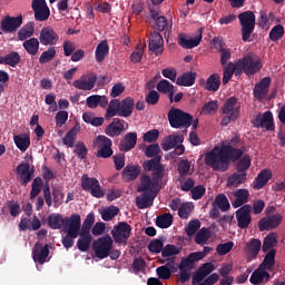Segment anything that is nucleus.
<instances>
[{"instance_id":"f257e3e1","label":"nucleus","mask_w":285,"mask_h":285,"mask_svg":"<svg viewBox=\"0 0 285 285\" xmlns=\"http://www.w3.org/2000/svg\"><path fill=\"white\" fill-rule=\"evenodd\" d=\"M244 156V149L232 146L214 147L205 155V164L218 173H226L230 168V161H239Z\"/></svg>"},{"instance_id":"f03ea898","label":"nucleus","mask_w":285,"mask_h":285,"mask_svg":"<svg viewBox=\"0 0 285 285\" xmlns=\"http://www.w3.org/2000/svg\"><path fill=\"white\" fill-rule=\"evenodd\" d=\"M164 178H158V176H148L144 175L140 177V184L137 188V193H142L140 196L136 197V206L140 210L146 208H150L153 204H155V199L157 195H159V190H161V186H159V181Z\"/></svg>"},{"instance_id":"7ed1b4c3","label":"nucleus","mask_w":285,"mask_h":285,"mask_svg":"<svg viewBox=\"0 0 285 285\" xmlns=\"http://www.w3.org/2000/svg\"><path fill=\"white\" fill-rule=\"evenodd\" d=\"M92 227H88L86 225L81 226V216L79 214L71 215L70 226L65 227L66 236L62 237V246L63 248H72L75 246V239L77 237H92L90 230Z\"/></svg>"},{"instance_id":"20e7f679","label":"nucleus","mask_w":285,"mask_h":285,"mask_svg":"<svg viewBox=\"0 0 285 285\" xmlns=\"http://www.w3.org/2000/svg\"><path fill=\"white\" fill-rule=\"evenodd\" d=\"M168 121L171 128H185V134L188 132L187 128H190L193 124V115L185 112L179 108H171L168 111Z\"/></svg>"},{"instance_id":"39448f33","label":"nucleus","mask_w":285,"mask_h":285,"mask_svg":"<svg viewBox=\"0 0 285 285\" xmlns=\"http://www.w3.org/2000/svg\"><path fill=\"white\" fill-rule=\"evenodd\" d=\"M240 110L242 107L237 104L235 97L227 98L222 107L223 119L220 126H228V124H233V121L239 119Z\"/></svg>"},{"instance_id":"423d86ee","label":"nucleus","mask_w":285,"mask_h":285,"mask_svg":"<svg viewBox=\"0 0 285 285\" xmlns=\"http://www.w3.org/2000/svg\"><path fill=\"white\" fill-rule=\"evenodd\" d=\"M238 20L240 24V33L242 40L244 42L250 41V35L255 32V12L253 11H245L238 14Z\"/></svg>"},{"instance_id":"0eeeda50","label":"nucleus","mask_w":285,"mask_h":285,"mask_svg":"<svg viewBox=\"0 0 285 285\" xmlns=\"http://www.w3.org/2000/svg\"><path fill=\"white\" fill-rule=\"evenodd\" d=\"M236 63L240 68V75L244 72L247 77L256 75V72H259L262 68H264V65H262V60L250 55H246Z\"/></svg>"},{"instance_id":"6e6552de","label":"nucleus","mask_w":285,"mask_h":285,"mask_svg":"<svg viewBox=\"0 0 285 285\" xmlns=\"http://www.w3.org/2000/svg\"><path fill=\"white\" fill-rule=\"evenodd\" d=\"M112 244H115V240L109 234L94 240L92 250L95 256L98 257V259H106V257L110 255V250H112Z\"/></svg>"},{"instance_id":"1a4fd4ad","label":"nucleus","mask_w":285,"mask_h":285,"mask_svg":"<svg viewBox=\"0 0 285 285\" xmlns=\"http://www.w3.org/2000/svg\"><path fill=\"white\" fill-rule=\"evenodd\" d=\"M81 188L87 193H90L91 197L96 199H101L106 197V190L101 188V184H99V179L95 177H89L88 174H83L81 176Z\"/></svg>"},{"instance_id":"9d476101","label":"nucleus","mask_w":285,"mask_h":285,"mask_svg":"<svg viewBox=\"0 0 285 285\" xmlns=\"http://www.w3.org/2000/svg\"><path fill=\"white\" fill-rule=\"evenodd\" d=\"M132 235V227L127 222H119L111 230V237L116 244H128Z\"/></svg>"},{"instance_id":"9b49d317","label":"nucleus","mask_w":285,"mask_h":285,"mask_svg":"<svg viewBox=\"0 0 285 285\" xmlns=\"http://www.w3.org/2000/svg\"><path fill=\"white\" fill-rule=\"evenodd\" d=\"M96 148H98L96 157L100 159H108L112 157V140L104 135H100L94 141Z\"/></svg>"},{"instance_id":"f8f14e48","label":"nucleus","mask_w":285,"mask_h":285,"mask_svg":"<svg viewBox=\"0 0 285 285\" xmlns=\"http://www.w3.org/2000/svg\"><path fill=\"white\" fill-rule=\"evenodd\" d=\"M20 26H23V16H6L0 22V30L6 35H10L17 32Z\"/></svg>"},{"instance_id":"ddd939ff","label":"nucleus","mask_w":285,"mask_h":285,"mask_svg":"<svg viewBox=\"0 0 285 285\" xmlns=\"http://www.w3.org/2000/svg\"><path fill=\"white\" fill-rule=\"evenodd\" d=\"M252 210L253 207L250 205H244L236 210L237 226L242 230H246V228L250 226V222H253V216L250 215Z\"/></svg>"},{"instance_id":"4468645a","label":"nucleus","mask_w":285,"mask_h":285,"mask_svg":"<svg viewBox=\"0 0 285 285\" xmlns=\"http://www.w3.org/2000/svg\"><path fill=\"white\" fill-rule=\"evenodd\" d=\"M254 128H265L266 130H275V122L273 120V112L271 110L265 111L263 115H257L252 120Z\"/></svg>"},{"instance_id":"2eb2a0df","label":"nucleus","mask_w":285,"mask_h":285,"mask_svg":"<svg viewBox=\"0 0 285 285\" xmlns=\"http://www.w3.org/2000/svg\"><path fill=\"white\" fill-rule=\"evenodd\" d=\"M97 83V75L95 72H90L81 76L79 79L72 82V86L77 88V90L90 91L95 88Z\"/></svg>"},{"instance_id":"dca6fc26","label":"nucleus","mask_w":285,"mask_h":285,"mask_svg":"<svg viewBox=\"0 0 285 285\" xmlns=\"http://www.w3.org/2000/svg\"><path fill=\"white\" fill-rule=\"evenodd\" d=\"M142 167L145 170L151 171L153 177L164 178L166 169L164 168V165H161V156H156L150 160L144 161Z\"/></svg>"},{"instance_id":"f3484780","label":"nucleus","mask_w":285,"mask_h":285,"mask_svg":"<svg viewBox=\"0 0 285 285\" xmlns=\"http://www.w3.org/2000/svg\"><path fill=\"white\" fill-rule=\"evenodd\" d=\"M39 41L41 46H57L59 33L52 27H43L40 31Z\"/></svg>"},{"instance_id":"a211bd4d","label":"nucleus","mask_w":285,"mask_h":285,"mask_svg":"<svg viewBox=\"0 0 285 285\" xmlns=\"http://www.w3.org/2000/svg\"><path fill=\"white\" fill-rule=\"evenodd\" d=\"M203 35L204 28H199L198 35L194 38H186L184 33H180L178 36V45H180L181 48H185V50H191V48H197V46L202 43Z\"/></svg>"},{"instance_id":"6ab92c4d","label":"nucleus","mask_w":285,"mask_h":285,"mask_svg":"<svg viewBox=\"0 0 285 285\" xmlns=\"http://www.w3.org/2000/svg\"><path fill=\"white\" fill-rule=\"evenodd\" d=\"M271 82H272L271 77H265L255 85L253 89V95L255 99H257V101H264V98L268 96Z\"/></svg>"},{"instance_id":"aec40b11","label":"nucleus","mask_w":285,"mask_h":285,"mask_svg":"<svg viewBox=\"0 0 285 285\" xmlns=\"http://www.w3.org/2000/svg\"><path fill=\"white\" fill-rule=\"evenodd\" d=\"M282 219H284L282 214L264 217L259 220L258 228L259 230H273V228H277L282 224Z\"/></svg>"},{"instance_id":"412c9836","label":"nucleus","mask_w":285,"mask_h":285,"mask_svg":"<svg viewBox=\"0 0 285 285\" xmlns=\"http://www.w3.org/2000/svg\"><path fill=\"white\" fill-rule=\"evenodd\" d=\"M195 264L196 263L193 262V256L181 258L178 266L180 272L179 279L181 284H186V282L190 279V274L188 273V271H193L195 268Z\"/></svg>"},{"instance_id":"4be33fe9","label":"nucleus","mask_w":285,"mask_h":285,"mask_svg":"<svg viewBox=\"0 0 285 285\" xmlns=\"http://www.w3.org/2000/svg\"><path fill=\"white\" fill-rule=\"evenodd\" d=\"M70 222H72L71 217H65L61 214H51L48 216V226L52 230H59L62 226H66L68 228L70 226Z\"/></svg>"},{"instance_id":"5701e85b","label":"nucleus","mask_w":285,"mask_h":285,"mask_svg":"<svg viewBox=\"0 0 285 285\" xmlns=\"http://www.w3.org/2000/svg\"><path fill=\"white\" fill-rule=\"evenodd\" d=\"M48 255H50L48 244L45 246L41 243L35 244L32 249L33 262H38V264H46V262H48Z\"/></svg>"},{"instance_id":"b1692460","label":"nucleus","mask_w":285,"mask_h":285,"mask_svg":"<svg viewBox=\"0 0 285 285\" xmlns=\"http://www.w3.org/2000/svg\"><path fill=\"white\" fill-rule=\"evenodd\" d=\"M126 128V121L119 118L114 120L105 128V135L108 137H119Z\"/></svg>"},{"instance_id":"393cba45","label":"nucleus","mask_w":285,"mask_h":285,"mask_svg":"<svg viewBox=\"0 0 285 285\" xmlns=\"http://www.w3.org/2000/svg\"><path fill=\"white\" fill-rule=\"evenodd\" d=\"M149 50L159 57L164 52V37L158 31H154L149 38Z\"/></svg>"},{"instance_id":"a878e982","label":"nucleus","mask_w":285,"mask_h":285,"mask_svg":"<svg viewBox=\"0 0 285 285\" xmlns=\"http://www.w3.org/2000/svg\"><path fill=\"white\" fill-rule=\"evenodd\" d=\"M233 75H236V77H239L242 75V69L237 65V62L234 65L233 62H228L226 66L223 67V85L226 86L228 81L233 79Z\"/></svg>"},{"instance_id":"bb28decb","label":"nucleus","mask_w":285,"mask_h":285,"mask_svg":"<svg viewBox=\"0 0 285 285\" xmlns=\"http://www.w3.org/2000/svg\"><path fill=\"white\" fill-rule=\"evenodd\" d=\"M249 282L253 285H261L264 284V282H271V274L264 269V267L258 266V268L252 273Z\"/></svg>"},{"instance_id":"cd10ccee","label":"nucleus","mask_w":285,"mask_h":285,"mask_svg":"<svg viewBox=\"0 0 285 285\" xmlns=\"http://www.w3.org/2000/svg\"><path fill=\"white\" fill-rule=\"evenodd\" d=\"M137 146V132H128L119 142V150L129 153Z\"/></svg>"},{"instance_id":"c85d7f7f","label":"nucleus","mask_w":285,"mask_h":285,"mask_svg":"<svg viewBox=\"0 0 285 285\" xmlns=\"http://www.w3.org/2000/svg\"><path fill=\"white\" fill-rule=\"evenodd\" d=\"M132 110H135V98L127 97L120 101L118 117L128 118L132 115Z\"/></svg>"},{"instance_id":"c756f323","label":"nucleus","mask_w":285,"mask_h":285,"mask_svg":"<svg viewBox=\"0 0 285 285\" xmlns=\"http://www.w3.org/2000/svg\"><path fill=\"white\" fill-rule=\"evenodd\" d=\"M141 173V166L139 165H127L122 170L124 181H135Z\"/></svg>"},{"instance_id":"7c9ffc66","label":"nucleus","mask_w":285,"mask_h":285,"mask_svg":"<svg viewBox=\"0 0 285 285\" xmlns=\"http://www.w3.org/2000/svg\"><path fill=\"white\" fill-rule=\"evenodd\" d=\"M272 178L273 173L271 171V169H263L255 178V190H262V188H264V186H266V184H268V181H271Z\"/></svg>"},{"instance_id":"2f4dec72","label":"nucleus","mask_w":285,"mask_h":285,"mask_svg":"<svg viewBox=\"0 0 285 285\" xmlns=\"http://www.w3.org/2000/svg\"><path fill=\"white\" fill-rule=\"evenodd\" d=\"M234 202L232 203L233 208H240L244 204L248 203V197H250V193L248 189H237L234 191Z\"/></svg>"},{"instance_id":"473e14b6","label":"nucleus","mask_w":285,"mask_h":285,"mask_svg":"<svg viewBox=\"0 0 285 285\" xmlns=\"http://www.w3.org/2000/svg\"><path fill=\"white\" fill-rule=\"evenodd\" d=\"M177 144H184V135H169L167 136L163 142L161 148L163 150H173Z\"/></svg>"},{"instance_id":"72a5a7b5","label":"nucleus","mask_w":285,"mask_h":285,"mask_svg":"<svg viewBox=\"0 0 285 285\" xmlns=\"http://www.w3.org/2000/svg\"><path fill=\"white\" fill-rule=\"evenodd\" d=\"M0 63L3 66H10L17 68L21 63V56L17 51H11L7 56H0Z\"/></svg>"},{"instance_id":"f704fd0d","label":"nucleus","mask_w":285,"mask_h":285,"mask_svg":"<svg viewBox=\"0 0 285 285\" xmlns=\"http://www.w3.org/2000/svg\"><path fill=\"white\" fill-rule=\"evenodd\" d=\"M220 86H222V77L219 76V73L210 75L207 78L206 82L204 83V88L208 92H217V90H219Z\"/></svg>"},{"instance_id":"c9c22d12","label":"nucleus","mask_w":285,"mask_h":285,"mask_svg":"<svg viewBox=\"0 0 285 285\" xmlns=\"http://www.w3.org/2000/svg\"><path fill=\"white\" fill-rule=\"evenodd\" d=\"M158 92L163 95H168L170 104H173V97H175V86L166 79H161L156 86Z\"/></svg>"},{"instance_id":"e433bc0d","label":"nucleus","mask_w":285,"mask_h":285,"mask_svg":"<svg viewBox=\"0 0 285 285\" xmlns=\"http://www.w3.org/2000/svg\"><path fill=\"white\" fill-rule=\"evenodd\" d=\"M259 250H262V240L259 239L253 238L245 245V253H247L252 259H255V257L259 255Z\"/></svg>"},{"instance_id":"4c0bfd02","label":"nucleus","mask_w":285,"mask_h":285,"mask_svg":"<svg viewBox=\"0 0 285 285\" xmlns=\"http://www.w3.org/2000/svg\"><path fill=\"white\" fill-rule=\"evenodd\" d=\"M108 52H110V47L108 46V40H102L99 42V45L96 47V61L98 63H104V59L108 57Z\"/></svg>"},{"instance_id":"58836bf2","label":"nucleus","mask_w":285,"mask_h":285,"mask_svg":"<svg viewBox=\"0 0 285 285\" xmlns=\"http://www.w3.org/2000/svg\"><path fill=\"white\" fill-rule=\"evenodd\" d=\"M197 79V72L188 71L184 72L180 77L177 78V86H185L189 88L195 85V80Z\"/></svg>"},{"instance_id":"ea45409f","label":"nucleus","mask_w":285,"mask_h":285,"mask_svg":"<svg viewBox=\"0 0 285 285\" xmlns=\"http://www.w3.org/2000/svg\"><path fill=\"white\" fill-rule=\"evenodd\" d=\"M13 141L17 148L21 150V153H26V150L30 148V135L28 134H20V135L13 136Z\"/></svg>"},{"instance_id":"a19ab883","label":"nucleus","mask_w":285,"mask_h":285,"mask_svg":"<svg viewBox=\"0 0 285 285\" xmlns=\"http://www.w3.org/2000/svg\"><path fill=\"white\" fill-rule=\"evenodd\" d=\"M173 269H175V261L167 263V265L157 267L156 273L159 279H170L173 275Z\"/></svg>"},{"instance_id":"79ce46f5","label":"nucleus","mask_w":285,"mask_h":285,"mask_svg":"<svg viewBox=\"0 0 285 285\" xmlns=\"http://www.w3.org/2000/svg\"><path fill=\"white\" fill-rule=\"evenodd\" d=\"M39 41L40 40L37 38H30L23 41L22 47L24 48L28 55H31V57H35V55L39 53Z\"/></svg>"},{"instance_id":"37998d69","label":"nucleus","mask_w":285,"mask_h":285,"mask_svg":"<svg viewBox=\"0 0 285 285\" xmlns=\"http://www.w3.org/2000/svg\"><path fill=\"white\" fill-rule=\"evenodd\" d=\"M35 35V22H27L19 31L18 39L19 41H26V39H30Z\"/></svg>"},{"instance_id":"c03bdc74","label":"nucleus","mask_w":285,"mask_h":285,"mask_svg":"<svg viewBox=\"0 0 285 285\" xmlns=\"http://www.w3.org/2000/svg\"><path fill=\"white\" fill-rule=\"evenodd\" d=\"M246 177H248L247 173H234L228 177L227 186H234L235 188H237V186H240V184H244V181H246Z\"/></svg>"},{"instance_id":"a18cd8bd","label":"nucleus","mask_w":285,"mask_h":285,"mask_svg":"<svg viewBox=\"0 0 285 285\" xmlns=\"http://www.w3.org/2000/svg\"><path fill=\"white\" fill-rule=\"evenodd\" d=\"M222 213H226V210L230 209V202H228V197L224 194H218L213 203Z\"/></svg>"},{"instance_id":"49530a36","label":"nucleus","mask_w":285,"mask_h":285,"mask_svg":"<svg viewBox=\"0 0 285 285\" xmlns=\"http://www.w3.org/2000/svg\"><path fill=\"white\" fill-rule=\"evenodd\" d=\"M43 188V179L41 177H36L31 184L30 199H37L41 195Z\"/></svg>"},{"instance_id":"de8ad7c7","label":"nucleus","mask_w":285,"mask_h":285,"mask_svg":"<svg viewBox=\"0 0 285 285\" xmlns=\"http://www.w3.org/2000/svg\"><path fill=\"white\" fill-rule=\"evenodd\" d=\"M275 255L276 250L271 249L264 257L263 263L259 265L261 268H264L265 271H272L275 266Z\"/></svg>"},{"instance_id":"09e8293b","label":"nucleus","mask_w":285,"mask_h":285,"mask_svg":"<svg viewBox=\"0 0 285 285\" xmlns=\"http://www.w3.org/2000/svg\"><path fill=\"white\" fill-rule=\"evenodd\" d=\"M277 246V233H269L263 242V253H268L271 248Z\"/></svg>"},{"instance_id":"8fccbe9b","label":"nucleus","mask_w":285,"mask_h":285,"mask_svg":"<svg viewBox=\"0 0 285 285\" xmlns=\"http://www.w3.org/2000/svg\"><path fill=\"white\" fill-rule=\"evenodd\" d=\"M120 107L121 101H119L118 99H112L107 108L106 118L110 119L112 117L119 116Z\"/></svg>"},{"instance_id":"3c124183","label":"nucleus","mask_w":285,"mask_h":285,"mask_svg":"<svg viewBox=\"0 0 285 285\" xmlns=\"http://www.w3.org/2000/svg\"><path fill=\"white\" fill-rule=\"evenodd\" d=\"M90 244H92V236H79L77 248L80 253H88L90 250Z\"/></svg>"},{"instance_id":"603ef678","label":"nucleus","mask_w":285,"mask_h":285,"mask_svg":"<svg viewBox=\"0 0 285 285\" xmlns=\"http://www.w3.org/2000/svg\"><path fill=\"white\" fill-rule=\"evenodd\" d=\"M158 228H170L173 226V214H163L156 218Z\"/></svg>"},{"instance_id":"864d4df0","label":"nucleus","mask_w":285,"mask_h":285,"mask_svg":"<svg viewBox=\"0 0 285 285\" xmlns=\"http://www.w3.org/2000/svg\"><path fill=\"white\" fill-rule=\"evenodd\" d=\"M119 215V207L117 206H109L107 209H104L101 213V219L104 222H111Z\"/></svg>"},{"instance_id":"5fc2aeb1","label":"nucleus","mask_w":285,"mask_h":285,"mask_svg":"<svg viewBox=\"0 0 285 285\" xmlns=\"http://www.w3.org/2000/svg\"><path fill=\"white\" fill-rule=\"evenodd\" d=\"M147 248H148L149 253H155L156 255H159V253H163V250H164V238L153 239L148 244Z\"/></svg>"},{"instance_id":"6e6d98bb","label":"nucleus","mask_w":285,"mask_h":285,"mask_svg":"<svg viewBox=\"0 0 285 285\" xmlns=\"http://www.w3.org/2000/svg\"><path fill=\"white\" fill-rule=\"evenodd\" d=\"M57 57V49L55 47H50L48 50L43 51L39 58V63H50L52 59Z\"/></svg>"},{"instance_id":"4d7b16f0","label":"nucleus","mask_w":285,"mask_h":285,"mask_svg":"<svg viewBox=\"0 0 285 285\" xmlns=\"http://www.w3.org/2000/svg\"><path fill=\"white\" fill-rule=\"evenodd\" d=\"M284 38V26L283 24H276L269 31V40L277 42L279 39Z\"/></svg>"},{"instance_id":"13d9d810","label":"nucleus","mask_w":285,"mask_h":285,"mask_svg":"<svg viewBox=\"0 0 285 285\" xmlns=\"http://www.w3.org/2000/svg\"><path fill=\"white\" fill-rule=\"evenodd\" d=\"M199 228H202V222H199V219H193L186 225L185 233L187 234V237H193Z\"/></svg>"},{"instance_id":"bf43d9fd","label":"nucleus","mask_w":285,"mask_h":285,"mask_svg":"<svg viewBox=\"0 0 285 285\" xmlns=\"http://www.w3.org/2000/svg\"><path fill=\"white\" fill-rule=\"evenodd\" d=\"M208 239H210V230L206 227H203L195 236L196 244H199L200 246H204Z\"/></svg>"},{"instance_id":"052dcab7","label":"nucleus","mask_w":285,"mask_h":285,"mask_svg":"<svg viewBox=\"0 0 285 285\" xmlns=\"http://www.w3.org/2000/svg\"><path fill=\"white\" fill-rule=\"evenodd\" d=\"M77 138V128H71L62 139L65 146L68 148H75V139Z\"/></svg>"},{"instance_id":"680f3d73","label":"nucleus","mask_w":285,"mask_h":285,"mask_svg":"<svg viewBox=\"0 0 285 285\" xmlns=\"http://www.w3.org/2000/svg\"><path fill=\"white\" fill-rule=\"evenodd\" d=\"M250 156L245 155L236 165L237 173H246L250 168Z\"/></svg>"},{"instance_id":"e2e57ef3","label":"nucleus","mask_w":285,"mask_h":285,"mask_svg":"<svg viewBox=\"0 0 285 285\" xmlns=\"http://www.w3.org/2000/svg\"><path fill=\"white\" fill-rule=\"evenodd\" d=\"M33 12L36 21H48L50 18V8L48 7L43 9H36Z\"/></svg>"},{"instance_id":"0e129e2a","label":"nucleus","mask_w":285,"mask_h":285,"mask_svg":"<svg viewBox=\"0 0 285 285\" xmlns=\"http://www.w3.org/2000/svg\"><path fill=\"white\" fill-rule=\"evenodd\" d=\"M217 108H219L217 101L212 100L204 105V107L202 108V115H215V112H217Z\"/></svg>"},{"instance_id":"69168bd1","label":"nucleus","mask_w":285,"mask_h":285,"mask_svg":"<svg viewBox=\"0 0 285 285\" xmlns=\"http://www.w3.org/2000/svg\"><path fill=\"white\" fill-rule=\"evenodd\" d=\"M159 153H161V148L159 147V144H151L145 149L146 157L155 158L159 157Z\"/></svg>"},{"instance_id":"338daca9","label":"nucleus","mask_w":285,"mask_h":285,"mask_svg":"<svg viewBox=\"0 0 285 285\" xmlns=\"http://www.w3.org/2000/svg\"><path fill=\"white\" fill-rule=\"evenodd\" d=\"M159 139V130L151 129L144 134L142 140L147 144H154V141H157Z\"/></svg>"},{"instance_id":"774afa93","label":"nucleus","mask_w":285,"mask_h":285,"mask_svg":"<svg viewBox=\"0 0 285 285\" xmlns=\"http://www.w3.org/2000/svg\"><path fill=\"white\" fill-rule=\"evenodd\" d=\"M173 255H179V248L177 246L167 244L163 247L161 257H173Z\"/></svg>"}]
</instances>
